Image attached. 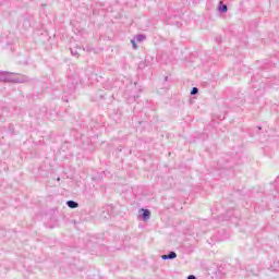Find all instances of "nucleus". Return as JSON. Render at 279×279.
<instances>
[{
    "label": "nucleus",
    "instance_id": "obj_1",
    "mask_svg": "<svg viewBox=\"0 0 279 279\" xmlns=\"http://www.w3.org/2000/svg\"><path fill=\"white\" fill-rule=\"evenodd\" d=\"M142 211H143L144 221H147V219H149V217H151V211H149V209H142Z\"/></svg>",
    "mask_w": 279,
    "mask_h": 279
},
{
    "label": "nucleus",
    "instance_id": "obj_2",
    "mask_svg": "<svg viewBox=\"0 0 279 279\" xmlns=\"http://www.w3.org/2000/svg\"><path fill=\"white\" fill-rule=\"evenodd\" d=\"M178 254H175V252H171L170 254L168 255H163L162 256V259L163 260H167V259H171V258H177Z\"/></svg>",
    "mask_w": 279,
    "mask_h": 279
},
{
    "label": "nucleus",
    "instance_id": "obj_3",
    "mask_svg": "<svg viewBox=\"0 0 279 279\" xmlns=\"http://www.w3.org/2000/svg\"><path fill=\"white\" fill-rule=\"evenodd\" d=\"M68 206L69 208H77V206H80L77 203H75L74 201H68Z\"/></svg>",
    "mask_w": 279,
    "mask_h": 279
},
{
    "label": "nucleus",
    "instance_id": "obj_4",
    "mask_svg": "<svg viewBox=\"0 0 279 279\" xmlns=\"http://www.w3.org/2000/svg\"><path fill=\"white\" fill-rule=\"evenodd\" d=\"M197 93H199V89H197V87H193L191 95H197Z\"/></svg>",
    "mask_w": 279,
    "mask_h": 279
},
{
    "label": "nucleus",
    "instance_id": "obj_5",
    "mask_svg": "<svg viewBox=\"0 0 279 279\" xmlns=\"http://www.w3.org/2000/svg\"><path fill=\"white\" fill-rule=\"evenodd\" d=\"M220 12H228V5L220 7Z\"/></svg>",
    "mask_w": 279,
    "mask_h": 279
},
{
    "label": "nucleus",
    "instance_id": "obj_6",
    "mask_svg": "<svg viewBox=\"0 0 279 279\" xmlns=\"http://www.w3.org/2000/svg\"><path fill=\"white\" fill-rule=\"evenodd\" d=\"M136 39L138 40V43H141L142 40H145V36L144 35H138L136 37Z\"/></svg>",
    "mask_w": 279,
    "mask_h": 279
},
{
    "label": "nucleus",
    "instance_id": "obj_7",
    "mask_svg": "<svg viewBox=\"0 0 279 279\" xmlns=\"http://www.w3.org/2000/svg\"><path fill=\"white\" fill-rule=\"evenodd\" d=\"M131 43L133 45V49H137L138 48V46L136 45V41L132 40Z\"/></svg>",
    "mask_w": 279,
    "mask_h": 279
},
{
    "label": "nucleus",
    "instance_id": "obj_8",
    "mask_svg": "<svg viewBox=\"0 0 279 279\" xmlns=\"http://www.w3.org/2000/svg\"><path fill=\"white\" fill-rule=\"evenodd\" d=\"M187 279H196V278H195V276L190 275V276L187 277Z\"/></svg>",
    "mask_w": 279,
    "mask_h": 279
}]
</instances>
